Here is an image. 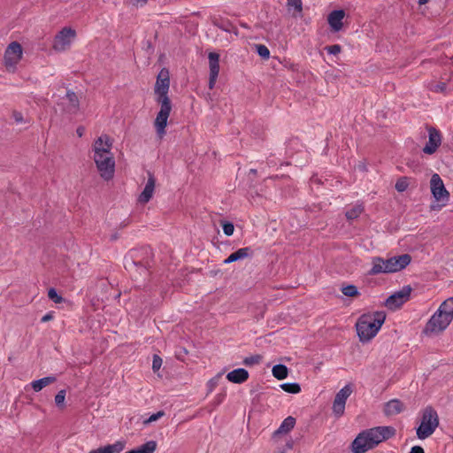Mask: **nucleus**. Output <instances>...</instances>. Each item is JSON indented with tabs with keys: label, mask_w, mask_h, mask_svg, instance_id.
Instances as JSON below:
<instances>
[{
	"label": "nucleus",
	"mask_w": 453,
	"mask_h": 453,
	"mask_svg": "<svg viewBox=\"0 0 453 453\" xmlns=\"http://www.w3.org/2000/svg\"><path fill=\"white\" fill-rule=\"evenodd\" d=\"M65 399V390H60L55 396V403L57 406L63 408Z\"/></svg>",
	"instance_id": "e433bc0d"
},
{
	"label": "nucleus",
	"mask_w": 453,
	"mask_h": 453,
	"mask_svg": "<svg viewBox=\"0 0 453 453\" xmlns=\"http://www.w3.org/2000/svg\"><path fill=\"white\" fill-rule=\"evenodd\" d=\"M257 53L264 59H268L270 58V50L265 45L263 44H256L255 45Z\"/></svg>",
	"instance_id": "72a5a7b5"
},
{
	"label": "nucleus",
	"mask_w": 453,
	"mask_h": 453,
	"mask_svg": "<svg viewBox=\"0 0 453 453\" xmlns=\"http://www.w3.org/2000/svg\"><path fill=\"white\" fill-rule=\"evenodd\" d=\"M273 375L278 380H283L287 378L288 370L284 365H275L272 370Z\"/></svg>",
	"instance_id": "7c9ffc66"
},
{
	"label": "nucleus",
	"mask_w": 453,
	"mask_h": 453,
	"mask_svg": "<svg viewBox=\"0 0 453 453\" xmlns=\"http://www.w3.org/2000/svg\"><path fill=\"white\" fill-rule=\"evenodd\" d=\"M157 449V442L155 441H149L138 448L128 450L125 453H154Z\"/></svg>",
	"instance_id": "c85d7f7f"
},
{
	"label": "nucleus",
	"mask_w": 453,
	"mask_h": 453,
	"mask_svg": "<svg viewBox=\"0 0 453 453\" xmlns=\"http://www.w3.org/2000/svg\"><path fill=\"white\" fill-rule=\"evenodd\" d=\"M222 229L226 236H231L234 234V226L231 222H224L222 224Z\"/></svg>",
	"instance_id": "4c0bfd02"
},
{
	"label": "nucleus",
	"mask_w": 453,
	"mask_h": 453,
	"mask_svg": "<svg viewBox=\"0 0 453 453\" xmlns=\"http://www.w3.org/2000/svg\"><path fill=\"white\" fill-rule=\"evenodd\" d=\"M61 105L63 110L68 113H75L79 109V100L76 94L73 91L66 90L65 95L61 98Z\"/></svg>",
	"instance_id": "6ab92c4d"
},
{
	"label": "nucleus",
	"mask_w": 453,
	"mask_h": 453,
	"mask_svg": "<svg viewBox=\"0 0 453 453\" xmlns=\"http://www.w3.org/2000/svg\"><path fill=\"white\" fill-rule=\"evenodd\" d=\"M162 365V359L157 356L154 355L153 361H152V369L154 372L160 369Z\"/></svg>",
	"instance_id": "79ce46f5"
},
{
	"label": "nucleus",
	"mask_w": 453,
	"mask_h": 453,
	"mask_svg": "<svg viewBox=\"0 0 453 453\" xmlns=\"http://www.w3.org/2000/svg\"><path fill=\"white\" fill-rule=\"evenodd\" d=\"M51 319H52L51 314L47 313V314H45V315L42 318V322L49 321V320H50Z\"/></svg>",
	"instance_id": "49530a36"
},
{
	"label": "nucleus",
	"mask_w": 453,
	"mask_h": 453,
	"mask_svg": "<svg viewBox=\"0 0 453 453\" xmlns=\"http://www.w3.org/2000/svg\"><path fill=\"white\" fill-rule=\"evenodd\" d=\"M428 90L434 93L447 94V83L443 81H430L426 84Z\"/></svg>",
	"instance_id": "c756f323"
},
{
	"label": "nucleus",
	"mask_w": 453,
	"mask_h": 453,
	"mask_svg": "<svg viewBox=\"0 0 453 453\" xmlns=\"http://www.w3.org/2000/svg\"><path fill=\"white\" fill-rule=\"evenodd\" d=\"M165 415L164 411H157L156 413H153L152 415H150L148 419H146L144 421L145 424H150V423H152L154 421H157V419H159L160 418H162L163 416Z\"/></svg>",
	"instance_id": "ea45409f"
},
{
	"label": "nucleus",
	"mask_w": 453,
	"mask_h": 453,
	"mask_svg": "<svg viewBox=\"0 0 453 453\" xmlns=\"http://www.w3.org/2000/svg\"><path fill=\"white\" fill-rule=\"evenodd\" d=\"M342 292L344 296L354 297L359 295V291L355 285H348L342 288Z\"/></svg>",
	"instance_id": "2f4dec72"
},
{
	"label": "nucleus",
	"mask_w": 453,
	"mask_h": 453,
	"mask_svg": "<svg viewBox=\"0 0 453 453\" xmlns=\"http://www.w3.org/2000/svg\"><path fill=\"white\" fill-rule=\"evenodd\" d=\"M403 411V404L398 399H392L388 401L384 406V413L387 416H394L401 413Z\"/></svg>",
	"instance_id": "b1692460"
},
{
	"label": "nucleus",
	"mask_w": 453,
	"mask_h": 453,
	"mask_svg": "<svg viewBox=\"0 0 453 453\" xmlns=\"http://www.w3.org/2000/svg\"><path fill=\"white\" fill-rule=\"evenodd\" d=\"M48 297L53 301L55 303H60L63 301V298L61 296L58 294L55 288H50L48 291Z\"/></svg>",
	"instance_id": "c9c22d12"
},
{
	"label": "nucleus",
	"mask_w": 453,
	"mask_h": 453,
	"mask_svg": "<svg viewBox=\"0 0 453 453\" xmlns=\"http://www.w3.org/2000/svg\"><path fill=\"white\" fill-rule=\"evenodd\" d=\"M430 189L434 198L437 202H442L445 205L449 200V192L438 173H434L430 180Z\"/></svg>",
	"instance_id": "9d476101"
},
{
	"label": "nucleus",
	"mask_w": 453,
	"mask_h": 453,
	"mask_svg": "<svg viewBox=\"0 0 453 453\" xmlns=\"http://www.w3.org/2000/svg\"><path fill=\"white\" fill-rule=\"evenodd\" d=\"M214 385H215V382L210 381L211 389L212 388V387H214Z\"/></svg>",
	"instance_id": "3c124183"
},
{
	"label": "nucleus",
	"mask_w": 453,
	"mask_h": 453,
	"mask_svg": "<svg viewBox=\"0 0 453 453\" xmlns=\"http://www.w3.org/2000/svg\"><path fill=\"white\" fill-rule=\"evenodd\" d=\"M409 453H425V451L420 446H413Z\"/></svg>",
	"instance_id": "a18cd8bd"
},
{
	"label": "nucleus",
	"mask_w": 453,
	"mask_h": 453,
	"mask_svg": "<svg viewBox=\"0 0 453 453\" xmlns=\"http://www.w3.org/2000/svg\"><path fill=\"white\" fill-rule=\"evenodd\" d=\"M160 104V110L157 114L154 121V127L157 134L159 138H163L165 134V127L167 126V120L172 110L171 103H158Z\"/></svg>",
	"instance_id": "9b49d317"
},
{
	"label": "nucleus",
	"mask_w": 453,
	"mask_h": 453,
	"mask_svg": "<svg viewBox=\"0 0 453 453\" xmlns=\"http://www.w3.org/2000/svg\"><path fill=\"white\" fill-rule=\"evenodd\" d=\"M170 88V73L167 68H162L157 76L154 92L157 103H171L168 96Z\"/></svg>",
	"instance_id": "6e6552de"
},
{
	"label": "nucleus",
	"mask_w": 453,
	"mask_h": 453,
	"mask_svg": "<svg viewBox=\"0 0 453 453\" xmlns=\"http://www.w3.org/2000/svg\"><path fill=\"white\" fill-rule=\"evenodd\" d=\"M209 60V88L212 89L215 87L217 79L219 73V55L216 52H210L208 54Z\"/></svg>",
	"instance_id": "f3484780"
},
{
	"label": "nucleus",
	"mask_w": 453,
	"mask_h": 453,
	"mask_svg": "<svg viewBox=\"0 0 453 453\" xmlns=\"http://www.w3.org/2000/svg\"><path fill=\"white\" fill-rule=\"evenodd\" d=\"M411 261V257L408 254H403L392 257L388 259H383L380 257L372 258L370 274L375 275L380 273H396L404 269Z\"/></svg>",
	"instance_id": "39448f33"
},
{
	"label": "nucleus",
	"mask_w": 453,
	"mask_h": 453,
	"mask_svg": "<svg viewBox=\"0 0 453 453\" xmlns=\"http://www.w3.org/2000/svg\"><path fill=\"white\" fill-rule=\"evenodd\" d=\"M439 426V417L434 409L428 406L422 413L421 422L417 428V436L420 440H425L434 434Z\"/></svg>",
	"instance_id": "423d86ee"
},
{
	"label": "nucleus",
	"mask_w": 453,
	"mask_h": 453,
	"mask_svg": "<svg viewBox=\"0 0 453 453\" xmlns=\"http://www.w3.org/2000/svg\"><path fill=\"white\" fill-rule=\"evenodd\" d=\"M368 435L367 430H364L357 435L351 443V450L353 453H365L375 448V444Z\"/></svg>",
	"instance_id": "4468645a"
},
{
	"label": "nucleus",
	"mask_w": 453,
	"mask_h": 453,
	"mask_svg": "<svg viewBox=\"0 0 453 453\" xmlns=\"http://www.w3.org/2000/svg\"><path fill=\"white\" fill-rule=\"evenodd\" d=\"M77 134H78L79 136H81L82 134H83V128L82 127H79L77 129Z\"/></svg>",
	"instance_id": "8fccbe9b"
},
{
	"label": "nucleus",
	"mask_w": 453,
	"mask_h": 453,
	"mask_svg": "<svg viewBox=\"0 0 453 453\" xmlns=\"http://www.w3.org/2000/svg\"><path fill=\"white\" fill-rule=\"evenodd\" d=\"M23 50L17 42H12L8 45L4 52V65L8 70L14 71L16 65L22 58Z\"/></svg>",
	"instance_id": "1a4fd4ad"
},
{
	"label": "nucleus",
	"mask_w": 453,
	"mask_h": 453,
	"mask_svg": "<svg viewBox=\"0 0 453 453\" xmlns=\"http://www.w3.org/2000/svg\"><path fill=\"white\" fill-rule=\"evenodd\" d=\"M411 292V287H403L401 290L388 296L385 302V305L390 310L398 309L410 299Z\"/></svg>",
	"instance_id": "2eb2a0df"
},
{
	"label": "nucleus",
	"mask_w": 453,
	"mask_h": 453,
	"mask_svg": "<svg viewBox=\"0 0 453 453\" xmlns=\"http://www.w3.org/2000/svg\"><path fill=\"white\" fill-rule=\"evenodd\" d=\"M261 359H262V357L259 355L252 356V357L245 358L244 359V364L245 365L258 364L261 361Z\"/></svg>",
	"instance_id": "a19ab883"
},
{
	"label": "nucleus",
	"mask_w": 453,
	"mask_h": 453,
	"mask_svg": "<svg viewBox=\"0 0 453 453\" xmlns=\"http://www.w3.org/2000/svg\"><path fill=\"white\" fill-rule=\"evenodd\" d=\"M56 380V378L54 376H48L44 377L36 380H33L31 382L32 388L35 392L41 391L43 388L47 387L48 385L53 383Z\"/></svg>",
	"instance_id": "cd10ccee"
},
{
	"label": "nucleus",
	"mask_w": 453,
	"mask_h": 453,
	"mask_svg": "<svg viewBox=\"0 0 453 453\" xmlns=\"http://www.w3.org/2000/svg\"><path fill=\"white\" fill-rule=\"evenodd\" d=\"M351 393V386L346 385L342 389H340V391L336 394L332 406L333 413L336 417H341L343 415L345 411L346 401L349 397Z\"/></svg>",
	"instance_id": "f8f14e48"
},
{
	"label": "nucleus",
	"mask_w": 453,
	"mask_h": 453,
	"mask_svg": "<svg viewBox=\"0 0 453 453\" xmlns=\"http://www.w3.org/2000/svg\"><path fill=\"white\" fill-rule=\"evenodd\" d=\"M385 319L386 315L383 311H375L361 315L356 323V330L359 341L362 343L369 342L377 335Z\"/></svg>",
	"instance_id": "7ed1b4c3"
},
{
	"label": "nucleus",
	"mask_w": 453,
	"mask_h": 453,
	"mask_svg": "<svg viewBox=\"0 0 453 453\" xmlns=\"http://www.w3.org/2000/svg\"><path fill=\"white\" fill-rule=\"evenodd\" d=\"M358 167H359V168H361V169H364V168H365L362 165H359V166H358Z\"/></svg>",
	"instance_id": "603ef678"
},
{
	"label": "nucleus",
	"mask_w": 453,
	"mask_h": 453,
	"mask_svg": "<svg viewBox=\"0 0 453 453\" xmlns=\"http://www.w3.org/2000/svg\"><path fill=\"white\" fill-rule=\"evenodd\" d=\"M181 26H185L187 27H217L219 28H226L229 26V22L227 19H222L220 16H213V17H201L199 14H192L189 17L184 19L180 23Z\"/></svg>",
	"instance_id": "0eeeda50"
},
{
	"label": "nucleus",
	"mask_w": 453,
	"mask_h": 453,
	"mask_svg": "<svg viewBox=\"0 0 453 453\" xmlns=\"http://www.w3.org/2000/svg\"><path fill=\"white\" fill-rule=\"evenodd\" d=\"M156 180L151 173H149V178L146 185L138 197V201L141 203H147L152 197L155 190Z\"/></svg>",
	"instance_id": "aec40b11"
},
{
	"label": "nucleus",
	"mask_w": 453,
	"mask_h": 453,
	"mask_svg": "<svg viewBox=\"0 0 453 453\" xmlns=\"http://www.w3.org/2000/svg\"><path fill=\"white\" fill-rule=\"evenodd\" d=\"M429 2V0H418V3L419 5L426 4Z\"/></svg>",
	"instance_id": "09e8293b"
},
{
	"label": "nucleus",
	"mask_w": 453,
	"mask_h": 453,
	"mask_svg": "<svg viewBox=\"0 0 453 453\" xmlns=\"http://www.w3.org/2000/svg\"><path fill=\"white\" fill-rule=\"evenodd\" d=\"M366 430L375 447L395 434V429L390 426H375Z\"/></svg>",
	"instance_id": "ddd939ff"
},
{
	"label": "nucleus",
	"mask_w": 453,
	"mask_h": 453,
	"mask_svg": "<svg viewBox=\"0 0 453 453\" xmlns=\"http://www.w3.org/2000/svg\"><path fill=\"white\" fill-rule=\"evenodd\" d=\"M363 211V207L361 205H356L351 210L346 212V217L349 219H354L357 218Z\"/></svg>",
	"instance_id": "f704fd0d"
},
{
	"label": "nucleus",
	"mask_w": 453,
	"mask_h": 453,
	"mask_svg": "<svg viewBox=\"0 0 453 453\" xmlns=\"http://www.w3.org/2000/svg\"><path fill=\"white\" fill-rule=\"evenodd\" d=\"M112 149V139L107 134L100 135L93 143V160L100 176L108 180L115 172V159Z\"/></svg>",
	"instance_id": "f257e3e1"
},
{
	"label": "nucleus",
	"mask_w": 453,
	"mask_h": 453,
	"mask_svg": "<svg viewBox=\"0 0 453 453\" xmlns=\"http://www.w3.org/2000/svg\"><path fill=\"white\" fill-rule=\"evenodd\" d=\"M153 253L150 248L142 247L128 251L124 258V266L136 282L144 281L150 275Z\"/></svg>",
	"instance_id": "f03ea898"
},
{
	"label": "nucleus",
	"mask_w": 453,
	"mask_h": 453,
	"mask_svg": "<svg viewBox=\"0 0 453 453\" xmlns=\"http://www.w3.org/2000/svg\"><path fill=\"white\" fill-rule=\"evenodd\" d=\"M76 37L75 30H60L55 36L53 48L57 51L67 50Z\"/></svg>",
	"instance_id": "dca6fc26"
},
{
	"label": "nucleus",
	"mask_w": 453,
	"mask_h": 453,
	"mask_svg": "<svg viewBox=\"0 0 453 453\" xmlns=\"http://www.w3.org/2000/svg\"><path fill=\"white\" fill-rule=\"evenodd\" d=\"M287 12L294 18H301L303 16V1L302 0H287Z\"/></svg>",
	"instance_id": "5701e85b"
},
{
	"label": "nucleus",
	"mask_w": 453,
	"mask_h": 453,
	"mask_svg": "<svg viewBox=\"0 0 453 453\" xmlns=\"http://www.w3.org/2000/svg\"><path fill=\"white\" fill-rule=\"evenodd\" d=\"M249 378V372L244 368H237L226 374V379L233 383L241 384Z\"/></svg>",
	"instance_id": "4be33fe9"
},
{
	"label": "nucleus",
	"mask_w": 453,
	"mask_h": 453,
	"mask_svg": "<svg viewBox=\"0 0 453 453\" xmlns=\"http://www.w3.org/2000/svg\"><path fill=\"white\" fill-rule=\"evenodd\" d=\"M326 50L329 54L336 55L340 52L341 47L338 44H334V45L326 47Z\"/></svg>",
	"instance_id": "37998d69"
},
{
	"label": "nucleus",
	"mask_w": 453,
	"mask_h": 453,
	"mask_svg": "<svg viewBox=\"0 0 453 453\" xmlns=\"http://www.w3.org/2000/svg\"><path fill=\"white\" fill-rule=\"evenodd\" d=\"M344 17L345 12L342 10L332 12L327 18L331 28H341L342 27V19Z\"/></svg>",
	"instance_id": "393cba45"
},
{
	"label": "nucleus",
	"mask_w": 453,
	"mask_h": 453,
	"mask_svg": "<svg viewBox=\"0 0 453 453\" xmlns=\"http://www.w3.org/2000/svg\"><path fill=\"white\" fill-rule=\"evenodd\" d=\"M13 119L16 123H22L24 121L22 114L19 111L13 112Z\"/></svg>",
	"instance_id": "c03bdc74"
},
{
	"label": "nucleus",
	"mask_w": 453,
	"mask_h": 453,
	"mask_svg": "<svg viewBox=\"0 0 453 453\" xmlns=\"http://www.w3.org/2000/svg\"><path fill=\"white\" fill-rule=\"evenodd\" d=\"M408 187V183L405 179H400L395 183V189L399 192H403L406 190Z\"/></svg>",
	"instance_id": "58836bf2"
},
{
	"label": "nucleus",
	"mask_w": 453,
	"mask_h": 453,
	"mask_svg": "<svg viewBox=\"0 0 453 453\" xmlns=\"http://www.w3.org/2000/svg\"><path fill=\"white\" fill-rule=\"evenodd\" d=\"M428 142L426 146L423 148V152L428 155L434 154L437 148L441 143V136L440 132L434 127H430L428 129Z\"/></svg>",
	"instance_id": "a211bd4d"
},
{
	"label": "nucleus",
	"mask_w": 453,
	"mask_h": 453,
	"mask_svg": "<svg viewBox=\"0 0 453 453\" xmlns=\"http://www.w3.org/2000/svg\"><path fill=\"white\" fill-rule=\"evenodd\" d=\"M296 425V418L288 416L280 424L279 428L275 431V434H284L290 432Z\"/></svg>",
	"instance_id": "bb28decb"
},
{
	"label": "nucleus",
	"mask_w": 453,
	"mask_h": 453,
	"mask_svg": "<svg viewBox=\"0 0 453 453\" xmlns=\"http://www.w3.org/2000/svg\"><path fill=\"white\" fill-rule=\"evenodd\" d=\"M147 2V0H134V4L137 5V6H142L143 4H145Z\"/></svg>",
	"instance_id": "de8ad7c7"
},
{
	"label": "nucleus",
	"mask_w": 453,
	"mask_h": 453,
	"mask_svg": "<svg viewBox=\"0 0 453 453\" xmlns=\"http://www.w3.org/2000/svg\"><path fill=\"white\" fill-rule=\"evenodd\" d=\"M280 387L284 391L291 394H297L301 391V387L298 383H284Z\"/></svg>",
	"instance_id": "473e14b6"
},
{
	"label": "nucleus",
	"mask_w": 453,
	"mask_h": 453,
	"mask_svg": "<svg viewBox=\"0 0 453 453\" xmlns=\"http://www.w3.org/2000/svg\"><path fill=\"white\" fill-rule=\"evenodd\" d=\"M252 255L253 250L250 247L241 248L235 252L230 254L228 257L224 260V264L226 265L247 257H250Z\"/></svg>",
	"instance_id": "412c9836"
},
{
	"label": "nucleus",
	"mask_w": 453,
	"mask_h": 453,
	"mask_svg": "<svg viewBox=\"0 0 453 453\" xmlns=\"http://www.w3.org/2000/svg\"><path fill=\"white\" fill-rule=\"evenodd\" d=\"M125 448L123 441H116L113 444H109L104 447L98 448L91 450L88 453H120Z\"/></svg>",
	"instance_id": "a878e982"
},
{
	"label": "nucleus",
	"mask_w": 453,
	"mask_h": 453,
	"mask_svg": "<svg viewBox=\"0 0 453 453\" xmlns=\"http://www.w3.org/2000/svg\"><path fill=\"white\" fill-rule=\"evenodd\" d=\"M453 319V297L448 298L439 306L438 310L427 321L424 333L438 334L444 331Z\"/></svg>",
	"instance_id": "20e7f679"
}]
</instances>
